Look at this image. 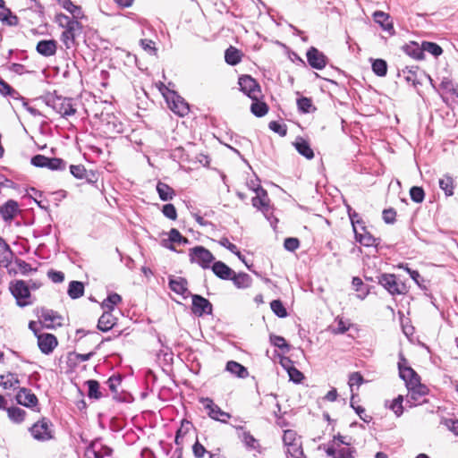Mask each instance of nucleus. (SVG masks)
<instances>
[{
  "label": "nucleus",
  "instance_id": "obj_1",
  "mask_svg": "<svg viewBox=\"0 0 458 458\" xmlns=\"http://www.w3.org/2000/svg\"><path fill=\"white\" fill-rule=\"evenodd\" d=\"M164 97L169 106V108L177 115L183 117L188 114L190 111L189 104L175 91L166 89L163 92Z\"/></svg>",
  "mask_w": 458,
  "mask_h": 458
},
{
  "label": "nucleus",
  "instance_id": "obj_2",
  "mask_svg": "<svg viewBox=\"0 0 458 458\" xmlns=\"http://www.w3.org/2000/svg\"><path fill=\"white\" fill-rule=\"evenodd\" d=\"M47 105L51 106L56 113L61 114L62 117H68L73 115L76 113L73 101L69 98L56 96L48 99Z\"/></svg>",
  "mask_w": 458,
  "mask_h": 458
},
{
  "label": "nucleus",
  "instance_id": "obj_3",
  "mask_svg": "<svg viewBox=\"0 0 458 458\" xmlns=\"http://www.w3.org/2000/svg\"><path fill=\"white\" fill-rule=\"evenodd\" d=\"M190 259L192 263H197L202 268H210L215 261L214 255L203 246H196L189 250Z\"/></svg>",
  "mask_w": 458,
  "mask_h": 458
},
{
  "label": "nucleus",
  "instance_id": "obj_4",
  "mask_svg": "<svg viewBox=\"0 0 458 458\" xmlns=\"http://www.w3.org/2000/svg\"><path fill=\"white\" fill-rule=\"evenodd\" d=\"M407 391L406 403H408L410 407L417 406L426 402L428 388L425 385L419 383L408 387Z\"/></svg>",
  "mask_w": 458,
  "mask_h": 458
},
{
  "label": "nucleus",
  "instance_id": "obj_5",
  "mask_svg": "<svg viewBox=\"0 0 458 458\" xmlns=\"http://www.w3.org/2000/svg\"><path fill=\"white\" fill-rule=\"evenodd\" d=\"M199 402L203 404L208 417L214 420L227 423V420L232 417L230 413L222 411L221 408L208 397L201 398Z\"/></svg>",
  "mask_w": 458,
  "mask_h": 458
},
{
  "label": "nucleus",
  "instance_id": "obj_6",
  "mask_svg": "<svg viewBox=\"0 0 458 458\" xmlns=\"http://www.w3.org/2000/svg\"><path fill=\"white\" fill-rule=\"evenodd\" d=\"M12 294L17 301V304L21 307H24L31 304L30 292L29 287L23 281H16L10 286Z\"/></svg>",
  "mask_w": 458,
  "mask_h": 458
},
{
  "label": "nucleus",
  "instance_id": "obj_7",
  "mask_svg": "<svg viewBox=\"0 0 458 458\" xmlns=\"http://www.w3.org/2000/svg\"><path fill=\"white\" fill-rule=\"evenodd\" d=\"M241 90L252 100H258L261 96L260 87L258 82L249 75L239 78Z\"/></svg>",
  "mask_w": 458,
  "mask_h": 458
},
{
  "label": "nucleus",
  "instance_id": "obj_8",
  "mask_svg": "<svg viewBox=\"0 0 458 458\" xmlns=\"http://www.w3.org/2000/svg\"><path fill=\"white\" fill-rule=\"evenodd\" d=\"M30 431L32 437L38 441H47L53 438V431L51 429V423L47 419L36 422Z\"/></svg>",
  "mask_w": 458,
  "mask_h": 458
},
{
  "label": "nucleus",
  "instance_id": "obj_9",
  "mask_svg": "<svg viewBox=\"0 0 458 458\" xmlns=\"http://www.w3.org/2000/svg\"><path fill=\"white\" fill-rule=\"evenodd\" d=\"M378 284H381L392 295L403 294L405 285L398 282L396 276L392 274H383L378 277Z\"/></svg>",
  "mask_w": 458,
  "mask_h": 458
},
{
  "label": "nucleus",
  "instance_id": "obj_10",
  "mask_svg": "<svg viewBox=\"0 0 458 458\" xmlns=\"http://www.w3.org/2000/svg\"><path fill=\"white\" fill-rule=\"evenodd\" d=\"M81 30L82 26L78 21L72 22L69 26L64 28L61 35V40L67 49L75 46V38L81 32Z\"/></svg>",
  "mask_w": 458,
  "mask_h": 458
},
{
  "label": "nucleus",
  "instance_id": "obj_11",
  "mask_svg": "<svg viewBox=\"0 0 458 458\" xmlns=\"http://www.w3.org/2000/svg\"><path fill=\"white\" fill-rule=\"evenodd\" d=\"M355 453L354 448L340 446L335 440H332L326 449L327 455L332 458H353Z\"/></svg>",
  "mask_w": 458,
  "mask_h": 458
},
{
  "label": "nucleus",
  "instance_id": "obj_12",
  "mask_svg": "<svg viewBox=\"0 0 458 458\" xmlns=\"http://www.w3.org/2000/svg\"><path fill=\"white\" fill-rule=\"evenodd\" d=\"M252 191L256 192V196L252 198V205L254 208L261 210L264 214L269 211L267 193L259 184L251 187Z\"/></svg>",
  "mask_w": 458,
  "mask_h": 458
},
{
  "label": "nucleus",
  "instance_id": "obj_13",
  "mask_svg": "<svg viewBox=\"0 0 458 458\" xmlns=\"http://www.w3.org/2000/svg\"><path fill=\"white\" fill-rule=\"evenodd\" d=\"M192 312L200 317L203 314H210L212 312V304L204 297L194 294L192 295Z\"/></svg>",
  "mask_w": 458,
  "mask_h": 458
},
{
  "label": "nucleus",
  "instance_id": "obj_14",
  "mask_svg": "<svg viewBox=\"0 0 458 458\" xmlns=\"http://www.w3.org/2000/svg\"><path fill=\"white\" fill-rule=\"evenodd\" d=\"M398 368L400 377L404 381L406 388L420 383V376L411 367L403 366L400 361Z\"/></svg>",
  "mask_w": 458,
  "mask_h": 458
},
{
  "label": "nucleus",
  "instance_id": "obj_15",
  "mask_svg": "<svg viewBox=\"0 0 458 458\" xmlns=\"http://www.w3.org/2000/svg\"><path fill=\"white\" fill-rule=\"evenodd\" d=\"M306 55L310 65L315 69L321 70L327 65L326 55L316 47H310Z\"/></svg>",
  "mask_w": 458,
  "mask_h": 458
},
{
  "label": "nucleus",
  "instance_id": "obj_16",
  "mask_svg": "<svg viewBox=\"0 0 458 458\" xmlns=\"http://www.w3.org/2000/svg\"><path fill=\"white\" fill-rule=\"evenodd\" d=\"M38 345L43 353L49 354L57 346L56 337L52 334H41L38 335Z\"/></svg>",
  "mask_w": 458,
  "mask_h": 458
},
{
  "label": "nucleus",
  "instance_id": "obj_17",
  "mask_svg": "<svg viewBox=\"0 0 458 458\" xmlns=\"http://www.w3.org/2000/svg\"><path fill=\"white\" fill-rule=\"evenodd\" d=\"M210 268L217 277L223 280H229L234 274V271L222 261L214 262Z\"/></svg>",
  "mask_w": 458,
  "mask_h": 458
},
{
  "label": "nucleus",
  "instance_id": "obj_18",
  "mask_svg": "<svg viewBox=\"0 0 458 458\" xmlns=\"http://www.w3.org/2000/svg\"><path fill=\"white\" fill-rule=\"evenodd\" d=\"M17 402L26 407H32L35 406L38 403L37 396L31 393L30 390H28L26 388H21L17 395H16Z\"/></svg>",
  "mask_w": 458,
  "mask_h": 458
},
{
  "label": "nucleus",
  "instance_id": "obj_19",
  "mask_svg": "<svg viewBox=\"0 0 458 458\" xmlns=\"http://www.w3.org/2000/svg\"><path fill=\"white\" fill-rule=\"evenodd\" d=\"M40 318L47 327L61 326L63 321V318L51 310H43Z\"/></svg>",
  "mask_w": 458,
  "mask_h": 458
},
{
  "label": "nucleus",
  "instance_id": "obj_20",
  "mask_svg": "<svg viewBox=\"0 0 458 458\" xmlns=\"http://www.w3.org/2000/svg\"><path fill=\"white\" fill-rule=\"evenodd\" d=\"M112 310H107L102 314L98 319V328L103 332H106L113 328L116 323V318L111 313Z\"/></svg>",
  "mask_w": 458,
  "mask_h": 458
},
{
  "label": "nucleus",
  "instance_id": "obj_21",
  "mask_svg": "<svg viewBox=\"0 0 458 458\" xmlns=\"http://www.w3.org/2000/svg\"><path fill=\"white\" fill-rule=\"evenodd\" d=\"M37 51L44 56L54 55L56 52L57 43L54 39L41 40L37 45Z\"/></svg>",
  "mask_w": 458,
  "mask_h": 458
},
{
  "label": "nucleus",
  "instance_id": "obj_22",
  "mask_svg": "<svg viewBox=\"0 0 458 458\" xmlns=\"http://www.w3.org/2000/svg\"><path fill=\"white\" fill-rule=\"evenodd\" d=\"M353 231L355 233L356 241L364 246H372L375 244L376 239L361 226V231L359 232L357 225L352 221Z\"/></svg>",
  "mask_w": 458,
  "mask_h": 458
},
{
  "label": "nucleus",
  "instance_id": "obj_23",
  "mask_svg": "<svg viewBox=\"0 0 458 458\" xmlns=\"http://www.w3.org/2000/svg\"><path fill=\"white\" fill-rule=\"evenodd\" d=\"M373 19L375 22L378 23L384 30L389 32L390 34L394 33V27L392 22L389 21L390 16L387 13L382 11H376L373 13Z\"/></svg>",
  "mask_w": 458,
  "mask_h": 458
},
{
  "label": "nucleus",
  "instance_id": "obj_24",
  "mask_svg": "<svg viewBox=\"0 0 458 458\" xmlns=\"http://www.w3.org/2000/svg\"><path fill=\"white\" fill-rule=\"evenodd\" d=\"M18 213V204L14 200H8L0 207V215L4 220H12Z\"/></svg>",
  "mask_w": 458,
  "mask_h": 458
},
{
  "label": "nucleus",
  "instance_id": "obj_25",
  "mask_svg": "<svg viewBox=\"0 0 458 458\" xmlns=\"http://www.w3.org/2000/svg\"><path fill=\"white\" fill-rule=\"evenodd\" d=\"M167 242L171 243H177L179 245H184L189 242V240L185 237H183L181 233L177 229H171L169 232V238L168 240L163 241V245L166 248H169L171 250H174V248L171 245H168Z\"/></svg>",
  "mask_w": 458,
  "mask_h": 458
},
{
  "label": "nucleus",
  "instance_id": "obj_26",
  "mask_svg": "<svg viewBox=\"0 0 458 458\" xmlns=\"http://www.w3.org/2000/svg\"><path fill=\"white\" fill-rule=\"evenodd\" d=\"M225 369L231 374L235 375L241 378H245L249 375L247 369L234 360L228 361L226 363Z\"/></svg>",
  "mask_w": 458,
  "mask_h": 458
},
{
  "label": "nucleus",
  "instance_id": "obj_27",
  "mask_svg": "<svg viewBox=\"0 0 458 458\" xmlns=\"http://www.w3.org/2000/svg\"><path fill=\"white\" fill-rule=\"evenodd\" d=\"M439 187L445 192L446 197H451L454 195V180L449 174H445L442 178L439 179Z\"/></svg>",
  "mask_w": 458,
  "mask_h": 458
},
{
  "label": "nucleus",
  "instance_id": "obj_28",
  "mask_svg": "<svg viewBox=\"0 0 458 458\" xmlns=\"http://www.w3.org/2000/svg\"><path fill=\"white\" fill-rule=\"evenodd\" d=\"M230 279L237 288H248L252 282L251 277L246 273H234Z\"/></svg>",
  "mask_w": 458,
  "mask_h": 458
},
{
  "label": "nucleus",
  "instance_id": "obj_29",
  "mask_svg": "<svg viewBox=\"0 0 458 458\" xmlns=\"http://www.w3.org/2000/svg\"><path fill=\"white\" fill-rule=\"evenodd\" d=\"M19 383L16 374L7 373L0 376V386L5 389L16 388L18 387Z\"/></svg>",
  "mask_w": 458,
  "mask_h": 458
},
{
  "label": "nucleus",
  "instance_id": "obj_30",
  "mask_svg": "<svg viewBox=\"0 0 458 458\" xmlns=\"http://www.w3.org/2000/svg\"><path fill=\"white\" fill-rule=\"evenodd\" d=\"M169 285L171 290L178 294L185 295L187 293V281L184 278L170 279Z\"/></svg>",
  "mask_w": 458,
  "mask_h": 458
},
{
  "label": "nucleus",
  "instance_id": "obj_31",
  "mask_svg": "<svg viewBox=\"0 0 458 458\" xmlns=\"http://www.w3.org/2000/svg\"><path fill=\"white\" fill-rule=\"evenodd\" d=\"M297 151L308 159H311L314 157L313 150L310 144L303 139H298L294 143Z\"/></svg>",
  "mask_w": 458,
  "mask_h": 458
},
{
  "label": "nucleus",
  "instance_id": "obj_32",
  "mask_svg": "<svg viewBox=\"0 0 458 458\" xmlns=\"http://www.w3.org/2000/svg\"><path fill=\"white\" fill-rule=\"evenodd\" d=\"M225 59L228 64L236 65L242 60V54L237 48L230 47L225 51Z\"/></svg>",
  "mask_w": 458,
  "mask_h": 458
},
{
  "label": "nucleus",
  "instance_id": "obj_33",
  "mask_svg": "<svg viewBox=\"0 0 458 458\" xmlns=\"http://www.w3.org/2000/svg\"><path fill=\"white\" fill-rule=\"evenodd\" d=\"M157 191L159 198L164 201L172 199L174 195V190L166 183L161 182H157Z\"/></svg>",
  "mask_w": 458,
  "mask_h": 458
},
{
  "label": "nucleus",
  "instance_id": "obj_34",
  "mask_svg": "<svg viewBox=\"0 0 458 458\" xmlns=\"http://www.w3.org/2000/svg\"><path fill=\"white\" fill-rule=\"evenodd\" d=\"M84 293V284L80 281H72L68 287V295L72 299H78Z\"/></svg>",
  "mask_w": 458,
  "mask_h": 458
},
{
  "label": "nucleus",
  "instance_id": "obj_35",
  "mask_svg": "<svg viewBox=\"0 0 458 458\" xmlns=\"http://www.w3.org/2000/svg\"><path fill=\"white\" fill-rule=\"evenodd\" d=\"M239 437L247 448L259 451V441L250 432L243 431Z\"/></svg>",
  "mask_w": 458,
  "mask_h": 458
},
{
  "label": "nucleus",
  "instance_id": "obj_36",
  "mask_svg": "<svg viewBox=\"0 0 458 458\" xmlns=\"http://www.w3.org/2000/svg\"><path fill=\"white\" fill-rule=\"evenodd\" d=\"M86 385L88 386V396L89 398L99 399L102 397L100 386L97 380H88Z\"/></svg>",
  "mask_w": 458,
  "mask_h": 458
},
{
  "label": "nucleus",
  "instance_id": "obj_37",
  "mask_svg": "<svg viewBox=\"0 0 458 458\" xmlns=\"http://www.w3.org/2000/svg\"><path fill=\"white\" fill-rule=\"evenodd\" d=\"M352 284L356 292H358L357 297L360 300L365 299L369 294V289L364 285L362 280L360 277H353Z\"/></svg>",
  "mask_w": 458,
  "mask_h": 458
},
{
  "label": "nucleus",
  "instance_id": "obj_38",
  "mask_svg": "<svg viewBox=\"0 0 458 458\" xmlns=\"http://www.w3.org/2000/svg\"><path fill=\"white\" fill-rule=\"evenodd\" d=\"M122 301V297L117 293H111L102 302V308L107 310H113L114 307Z\"/></svg>",
  "mask_w": 458,
  "mask_h": 458
},
{
  "label": "nucleus",
  "instance_id": "obj_39",
  "mask_svg": "<svg viewBox=\"0 0 458 458\" xmlns=\"http://www.w3.org/2000/svg\"><path fill=\"white\" fill-rule=\"evenodd\" d=\"M7 413L10 420L16 423L23 421L26 414L25 411L19 407L9 408Z\"/></svg>",
  "mask_w": 458,
  "mask_h": 458
},
{
  "label": "nucleus",
  "instance_id": "obj_40",
  "mask_svg": "<svg viewBox=\"0 0 458 458\" xmlns=\"http://www.w3.org/2000/svg\"><path fill=\"white\" fill-rule=\"evenodd\" d=\"M66 167V163L61 158L58 157H47V166L46 168H48L52 171L56 170H64Z\"/></svg>",
  "mask_w": 458,
  "mask_h": 458
},
{
  "label": "nucleus",
  "instance_id": "obj_41",
  "mask_svg": "<svg viewBox=\"0 0 458 458\" xmlns=\"http://www.w3.org/2000/svg\"><path fill=\"white\" fill-rule=\"evenodd\" d=\"M298 109L302 113H310L316 110L310 98L301 97L297 100Z\"/></svg>",
  "mask_w": 458,
  "mask_h": 458
},
{
  "label": "nucleus",
  "instance_id": "obj_42",
  "mask_svg": "<svg viewBox=\"0 0 458 458\" xmlns=\"http://www.w3.org/2000/svg\"><path fill=\"white\" fill-rule=\"evenodd\" d=\"M250 110L253 114H255L258 117H261L267 113L268 108H267V106L266 103L259 102L258 99V100H253V103L251 104V106H250Z\"/></svg>",
  "mask_w": 458,
  "mask_h": 458
},
{
  "label": "nucleus",
  "instance_id": "obj_43",
  "mask_svg": "<svg viewBox=\"0 0 458 458\" xmlns=\"http://www.w3.org/2000/svg\"><path fill=\"white\" fill-rule=\"evenodd\" d=\"M372 70L377 76H385L387 72L386 62L383 59H376L372 63Z\"/></svg>",
  "mask_w": 458,
  "mask_h": 458
},
{
  "label": "nucleus",
  "instance_id": "obj_44",
  "mask_svg": "<svg viewBox=\"0 0 458 458\" xmlns=\"http://www.w3.org/2000/svg\"><path fill=\"white\" fill-rule=\"evenodd\" d=\"M403 396L402 394H399L391 402L390 405L388 406L389 409L392 410L397 417H400L403 412Z\"/></svg>",
  "mask_w": 458,
  "mask_h": 458
},
{
  "label": "nucleus",
  "instance_id": "obj_45",
  "mask_svg": "<svg viewBox=\"0 0 458 458\" xmlns=\"http://www.w3.org/2000/svg\"><path fill=\"white\" fill-rule=\"evenodd\" d=\"M287 454L293 458H301L303 456V451L301 447V441L295 442L294 444L286 446Z\"/></svg>",
  "mask_w": 458,
  "mask_h": 458
},
{
  "label": "nucleus",
  "instance_id": "obj_46",
  "mask_svg": "<svg viewBox=\"0 0 458 458\" xmlns=\"http://www.w3.org/2000/svg\"><path fill=\"white\" fill-rule=\"evenodd\" d=\"M283 441L284 445L288 446L294 444L295 442L301 441V438L297 436L294 430L287 429L284 432Z\"/></svg>",
  "mask_w": 458,
  "mask_h": 458
},
{
  "label": "nucleus",
  "instance_id": "obj_47",
  "mask_svg": "<svg viewBox=\"0 0 458 458\" xmlns=\"http://www.w3.org/2000/svg\"><path fill=\"white\" fill-rule=\"evenodd\" d=\"M411 199L416 203H421L425 197L424 190L421 187L413 186L410 190Z\"/></svg>",
  "mask_w": 458,
  "mask_h": 458
},
{
  "label": "nucleus",
  "instance_id": "obj_48",
  "mask_svg": "<svg viewBox=\"0 0 458 458\" xmlns=\"http://www.w3.org/2000/svg\"><path fill=\"white\" fill-rule=\"evenodd\" d=\"M270 307L273 312L279 318H284L287 316L286 310L279 300L272 301Z\"/></svg>",
  "mask_w": 458,
  "mask_h": 458
},
{
  "label": "nucleus",
  "instance_id": "obj_49",
  "mask_svg": "<svg viewBox=\"0 0 458 458\" xmlns=\"http://www.w3.org/2000/svg\"><path fill=\"white\" fill-rule=\"evenodd\" d=\"M422 48L424 51L431 54L434 56H438L442 54V48L436 43L433 42H424L422 44Z\"/></svg>",
  "mask_w": 458,
  "mask_h": 458
},
{
  "label": "nucleus",
  "instance_id": "obj_50",
  "mask_svg": "<svg viewBox=\"0 0 458 458\" xmlns=\"http://www.w3.org/2000/svg\"><path fill=\"white\" fill-rule=\"evenodd\" d=\"M270 343L283 351H289L290 347L286 343L285 339L282 336L271 335Z\"/></svg>",
  "mask_w": 458,
  "mask_h": 458
},
{
  "label": "nucleus",
  "instance_id": "obj_51",
  "mask_svg": "<svg viewBox=\"0 0 458 458\" xmlns=\"http://www.w3.org/2000/svg\"><path fill=\"white\" fill-rule=\"evenodd\" d=\"M140 47L148 52L149 55H156L157 48L155 47V43L151 39H140Z\"/></svg>",
  "mask_w": 458,
  "mask_h": 458
},
{
  "label": "nucleus",
  "instance_id": "obj_52",
  "mask_svg": "<svg viewBox=\"0 0 458 458\" xmlns=\"http://www.w3.org/2000/svg\"><path fill=\"white\" fill-rule=\"evenodd\" d=\"M363 383V377L359 372H353L349 376L348 385L351 391H353L354 386H360Z\"/></svg>",
  "mask_w": 458,
  "mask_h": 458
},
{
  "label": "nucleus",
  "instance_id": "obj_53",
  "mask_svg": "<svg viewBox=\"0 0 458 458\" xmlns=\"http://www.w3.org/2000/svg\"><path fill=\"white\" fill-rule=\"evenodd\" d=\"M70 172L75 178H78V179H82L86 175V169L81 165H70Z\"/></svg>",
  "mask_w": 458,
  "mask_h": 458
},
{
  "label": "nucleus",
  "instance_id": "obj_54",
  "mask_svg": "<svg viewBox=\"0 0 458 458\" xmlns=\"http://www.w3.org/2000/svg\"><path fill=\"white\" fill-rule=\"evenodd\" d=\"M287 373L290 380L293 381L294 383H301L304 378L303 374L294 366L293 368H289V371Z\"/></svg>",
  "mask_w": 458,
  "mask_h": 458
},
{
  "label": "nucleus",
  "instance_id": "obj_55",
  "mask_svg": "<svg viewBox=\"0 0 458 458\" xmlns=\"http://www.w3.org/2000/svg\"><path fill=\"white\" fill-rule=\"evenodd\" d=\"M337 327L334 329L335 334H344L349 328L351 324L347 321H344L342 318H336Z\"/></svg>",
  "mask_w": 458,
  "mask_h": 458
},
{
  "label": "nucleus",
  "instance_id": "obj_56",
  "mask_svg": "<svg viewBox=\"0 0 458 458\" xmlns=\"http://www.w3.org/2000/svg\"><path fill=\"white\" fill-rule=\"evenodd\" d=\"M55 21L58 23V25L64 29L69 26L72 22L76 21L75 20H72L69 16L63 13L57 14L55 17Z\"/></svg>",
  "mask_w": 458,
  "mask_h": 458
},
{
  "label": "nucleus",
  "instance_id": "obj_57",
  "mask_svg": "<svg viewBox=\"0 0 458 458\" xmlns=\"http://www.w3.org/2000/svg\"><path fill=\"white\" fill-rule=\"evenodd\" d=\"M163 214L167 217V218H170L172 220H174L176 219L177 217V213H176V209L174 208V206L173 204H165L164 207H163Z\"/></svg>",
  "mask_w": 458,
  "mask_h": 458
},
{
  "label": "nucleus",
  "instance_id": "obj_58",
  "mask_svg": "<svg viewBox=\"0 0 458 458\" xmlns=\"http://www.w3.org/2000/svg\"><path fill=\"white\" fill-rule=\"evenodd\" d=\"M284 248L289 251H294L300 246L299 240L297 238H286L284 242Z\"/></svg>",
  "mask_w": 458,
  "mask_h": 458
},
{
  "label": "nucleus",
  "instance_id": "obj_59",
  "mask_svg": "<svg viewBox=\"0 0 458 458\" xmlns=\"http://www.w3.org/2000/svg\"><path fill=\"white\" fill-rule=\"evenodd\" d=\"M396 212L393 208L385 209L383 211V219L386 224H394L395 221Z\"/></svg>",
  "mask_w": 458,
  "mask_h": 458
},
{
  "label": "nucleus",
  "instance_id": "obj_60",
  "mask_svg": "<svg viewBox=\"0 0 458 458\" xmlns=\"http://www.w3.org/2000/svg\"><path fill=\"white\" fill-rule=\"evenodd\" d=\"M30 163L37 167H46L47 157L43 155H36L31 158Z\"/></svg>",
  "mask_w": 458,
  "mask_h": 458
},
{
  "label": "nucleus",
  "instance_id": "obj_61",
  "mask_svg": "<svg viewBox=\"0 0 458 458\" xmlns=\"http://www.w3.org/2000/svg\"><path fill=\"white\" fill-rule=\"evenodd\" d=\"M351 406L355 410L356 413L364 422H369L371 420V417L366 414V411L361 406L355 407L353 403H351Z\"/></svg>",
  "mask_w": 458,
  "mask_h": 458
},
{
  "label": "nucleus",
  "instance_id": "obj_62",
  "mask_svg": "<svg viewBox=\"0 0 458 458\" xmlns=\"http://www.w3.org/2000/svg\"><path fill=\"white\" fill-rule=\"evenodd\" d=\"M2 21L10 26H14L18 24V17L13 14L12 12L8 9V14H4Z\"/></svg>",
  "mask_w": 458,
  "mask_h": 458
},
{
  "label": "nucleus",
  "instance_id": "obj_63",
  "mask_svg": "<svg viewBox=\"0 0 458 458\" xmlns=\"http://www.w3.org/2000/svg\"><path fill=\"white\" fill-rule=\"evenodd\" d=\"M48 277L54 282V283H62L64 279V275L63 272L60 271H54L50 270L48 272Z\"/></svg>",
  "mask_w": 458,
  "mask_h": 458
},
{
  "label": "nucleus",
  "instance_id": "obj_64",
  "mask_svg": "<svg viewBox=\"0 0 458 458\" xmlns=\"http://www.w3.org/2000/svg\"><path fill=\"white\" fill-rule=\"evenodd\" d=\"M219 244L227 250H229L232 253L237 252V246L233 243H231L226 237H223L219 240Z\"/></svg>",
  "mask_w": 458,
  "mask_h": 458
}]
</instances>
